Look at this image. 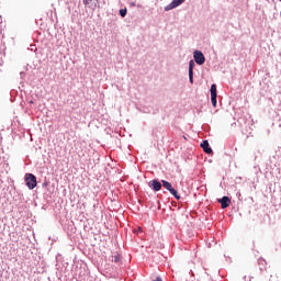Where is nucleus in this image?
Wrapping results in <instances>:
<instances>
[{
  "mask_svg": "<svg viewBox=\"0 0 281 281\" xmlns=\"http://www.w3.org/2000/svg\"><path fill=\"white\" fill-rule=\"evenodd\" d=\"M24 181L29 190H34V188L38 186V182L36 181V176H34L33 173H26L24 177Z\"/></svg>",
  "mask_w": 281,
  "mask_h": 281,
  "instance_id": "nucleus-1",
  "label": "nucleus"
},
{
  "mask_svg": "<svg viewBox=\"0 0 281 281\" xmlns=\"http://www.w3.org/2000/svg\"><path fill=\"white\" fill-rule=\"evenodd\" d=\"M193 58H194V63H196V65H205V55H203V52L194 50Z\"/></svg>",
  "mask_w": 281,
  "mask_h": 281,
  "instance_id": "nucleus-2",
  "label": "nucleus"
},
{
  "mask_svg": "<svg viewBox=\"0 0 281 281\" xmlns=\"http://www.w3.org/2000/svg\"><path fill=\"white\" fill-rule=\"evenodd\" d=\"M182 3H186V0H172L171 3L165 7V12H170V10H175V8H179Z\"/></svg>",
  "mask_w": 281,
  "mask_h": 281,
  "instance_id": "nucleus-3",
  "label": "nucleus"
},
{
  "mask_svg": "<svg viewBox=\"0 0 281 281\" xmlns=\"http://www.w3.org/2000/svg\"><path fill=\"white\" fill-rule=\"evenodd\" d=\"M164 183H161V181L155 179V180H151L149 182V188H151V190H154V192H159L162 188Z\"/></svg>",
  "mask_w": 281,
  "mask_h": 281,
  "instance_id": "nucleus-4",
  "label": "nucleus"
},
{
  "mask_svg": "<svg viewBox=\"0 0 281 281\" xmlns=\"http://www.w3.org/2000/svg\"><path fill=\"white\" fill-rule=\"evenodd\" d=\"M189 82L194 85V60L189 61Z\"/></svg>",
  "mask_w": 281,
  "mask_h": 281,
  "instance_id": "nucleus-5",
  "label": "nucleus"
},
{
  "mask_svg": "<svg viewBox=\"0 0 281 281\" xmlns=\"http://www.w3.org/2000/svg\"><path fill=\"white\" fill-rule=\"evenodd\" d=\"M218 203H221L222 210H226V207H229V203H232V200H229V196L224 195L222 199L218 200Z\"/></svg>",
  "mask_w": 281,
  "mask_h": 281,
  "instance_id": "nucleus-6",
  "label": "nucleus"
},
{
  "mask_svg": "<svg viewBox=\"0 0 281 281\" xmlns=\"http://www.w3.org/2000/svg\"><path fill=\"white\" fill-rule=\"evenodd\" d=\"M200 146L206 153V155H212L213 150H212V147H210V142L203 140L200 144Z\"/></svg>",
  "mask_w": 281,
  "mask_h": 281,
  "instance_id": "nucleus-7",
  "label": "nucleus"
},
{
  "mask_svg": "<svg viewBox=\"0 0 281 281\" xmlns=\"http://www.w3.org/2000/svg\"><path fill=\"white\" fill-rule=\"evenodd\" d=\"M161 183H162V188L167 189L168 192H170L173 189L172 183H170L166 180H161Z\"/></svg>",
  "mask_w": 281,
  "mask_h": 281,
  "instance_id": "nucleus-8",
  "label": "nucleus"
},
{
  "mask_svg": "<svg viewBox=\"0 0 281 281\" xmlns=\"http://www.w3.org/2000/svg\"><path fill=\"white\" fill-rule=\"evenodd\" d=\"M211 98H218V94H217V90H216V85L215 83H213L212 86H211Z\"/></svg>",
  "mask_w": 281,
  "mask_h": 281,
  "instance_id": "nucleus-9",
  "label": "nucleus"
},
{
  "mask_svg": "<svg viewBox=\"0 0 281 281\" xmlns=\"http://www.w3.org/2000/svg\"><path fill=\"white\" fill-rule=\"evenodd\" d=\"M169 192L177 201L181 200V195H179V192L175 188Z\"/></svg>",
  "mask_w": 281,
  "mask_h": 281,
  "instance_id": "nucleus-10",
  "label": "nucleus"
},
{
  "mask_svg": "<svg viewBox=\"0 0 281 281\" xmlns=\"http://www.w3.org/2000/svg\"><path fill=\"white\" fill-rule=\"evenodd\" d=\"M119 12H120V16H122V19H124L126 16L127 10H126V8H124V9H120Z\"/></svg>",
  "mask_w": 281,
  "mask_h": 281,
  "instance_id": "nucleus-11",
  "label": "nucleus"
},
{
  "mask_svg": "<svg viewBox=\"0 0 281 281\" xmlns=\"http://www.w3.org/2000/svg\"><path fill=\"white\" fill-rule=\"evenodd\" d=\"M217 97H211V102H212V106H214V109H216V104H217Z\"/></svg>",
  "mask_w": 281,
  "mask_h": 281,
  "instance_id": "nucleus-12",
  "label": "nucleus"
},
{
  "mask_svg": "<svg viewBox=\"0 0 281 281\" xmlns=\"http://www.w3.org/2000/svg\"><path fill=\"white\" fill-rule=\"evenodd\" d=\"M112 262H120V255L112 256Z\"/></svg>",
  "mask_w": 281,
  "mask_h": 281,
  "instance_id": "nucleus-13",
  "label": "nucleus"
},
{
  "mask_svg": "<svg viewBox=\"0 0 281 281\" xmlns=\"http://www.w3.org/2000/svg\"><path fill=\"white\" fill-rule=\"evenodd\" d=\"M93 0H83V5H89Z\"/></svg>",
  "mask_w": 281,
  "mask_h": 281,
  "instance_id": "nucleus-14",
  "label": "nucleus"
},
{
  "mask_svg": "<svg viewBox=\"0 0 281 281\" xmlns=\"http://www.w3.org/2000/svg\"><path fill=\"white\" fill-rule=\"evenodd\" d=\"M154 281H162V280H161V278H160V277H157V279H156V280H154Z\"/></svg>",
  "mask_w": 281,
  "mask_h": 281,
  "instance_id": "nucleus-15",
  "label": "nucleus"
},
{
  "mask_svg": "<svg viewBox=\"0 0 281 281\" xmlns=\"http://www.w3.org/2000/svg\"><path fill=\"white\" fill-rule=\"evenodd\" d=\"M158 205H159V201H157Z\"/></svg>",
  "mask_w": 281,
  "mask_h": 281,
  "instance_id": "nucleus-16",
  "label": "nucleus"
},
{
  "mask_svg": "<svg viewBox=\"0 0 281 281\" xmlns=\"http://www.w3.org/2000/svg\"><path fill=\"white\" fill-rule=\"evenodd\" d=\"M281 2V0H279Z\"/></svg>",
  "mask_w": 281,
  "mask_h": 281,
  "instance_id": "nucleus-17",
  "label": "nucleus"
}]
</instances>
